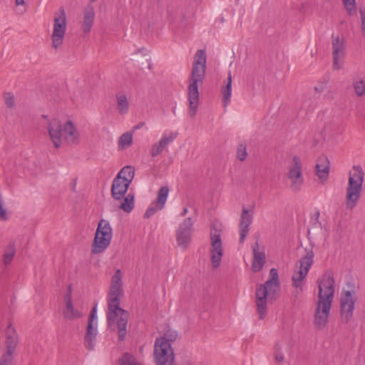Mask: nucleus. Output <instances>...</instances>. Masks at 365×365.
Wrapping results in <instances>:
<instances>
[{
	"instance_id": "1",
	"label": "nucleus",
	"mask_w": 365,
	"mask_h": 365,
	"mask_svg": "<svg viewBox=\"0 0 365 365\" xmlns=\"http://www.w3.org/2000/svg\"><path fill=\"white\" fill-rule=\"evenodd\" d=\"M122 294V273L120 269H117L112 277L106 318L110 329H113V327L117 324L118 338L120 341L123 340L126 336L128 317V313L119 307Z\"/></svg>"
},
{
	"instance_id": "2",
	"label": "nucleus",
	"mask_w": 365,
	"mask_h": 365,
	"mask_svg": "<svg viewBox=\"0 0 365 365\" xmlns=\"http://www.w3.org/2000/svg\"><path fill=\"white\" fill-rule=\"evenodd\" d=\"M206 71V54L204 50H198L194 57L190 84L188 86L189 115H196L199 101L198 84H202Z\"/></svg>"
},
{
	"instance_id": "3",
	"label": "nucleus",
	"mask_w": 365,
	"mask_h": 365,
	"mask_svg": "<svg viewBox=\"0 0 365 365\" xmlns=\"http://www.w3.org/2000/svg\"><path fill=\"white\" fill-rule=\"evenodd\" d=\"M46 129L50 140L56 148L61 147L62 138L69 144H74L79 138L78 132L71 120L62 125L58 119L53 118L49 120Z\"/></svg>"
},
{
	"instance_id": "4",
	"label": "nucleus",
	"mask_w": 365,
	"mask_h": 365,
	"mask_svg": "<svg viewBox=\"0 0 365 365\" xmlns=\"http://www.w3.org/2000/svg\"><path fill=\"white\" fill-rule=\"evenodd\" d=\"M305 254L299 260V267L292 277V286L294 287L293 292L295 298H297L303 292L304 279L306 278L310 267L314 263V253L312 247L304 248Z\"/></svg>"
},
{
	"instance_id": "5",
	"label": "nucleus",
	"mask_w": 365,
	"mask_h": 365,
	"mask_svg": "<svg viewBox=\"0 0 365 365\" xmlns=\"http://www.w3.org/2000/svg\"><path fill=\"white\" fill-rule=\"evenodd\" d=\"M113 236L112 228L107 220H101L91 245L92 254L104 252L110 245Z\"/></svg>"
},
{
	"instance_id": "6",
	"label": "nucleus",
	"mask_w": 365,
	"mask_h": 365,
	"mask_svg": "<svg viewBox=\"0 0 365 365\" xmlns=\"http://www.w3.org/2000/svg\"><path fill=\"white\" fill-rule=\"evenodd\" d=\"M287 176L290 180V189L294 192H298L304 180L302 175V161L299 157L297 155L293 157L292 163L289 166Z\"/></svg>"
},
{
	"instance_id": "7",
	"label": "nucleus",
	"mask_w": 365,
	"mask_h": 365,
	"mask_svg": "<svg viewBox=\"0 0 365 365\" xmlns=\"http://www.w3.org/2000/svg\"><path fill=\"white\" fill-rule=\"evenodd\" d=\"M319 287V302L331 304L334 294V279L330 273H325L317 281Z\"/></svg>"
},
{
	"instance_id": "8",
	"label": "nucleus",
	"mask_w": 365,
	"mask_h": 365,
	"mask_svg": "<svg viewBox=\"0 0 365 365\" xmlns=\"http://www.w3.org/2000/svg\"><path fill=\"white\" fill-rule=\"evenodd\" d=\"M154 357L157 365H174V352L171 344L155 341Z\"/></svg>"
},
{
	"instance_id": "9",
	"label": "nucleus",
	"mask_w": 365,
	"mask_h": 365,
	"mask_svg": "<svg viewBox=\"0 0 365 365\" xmlns=\"http://www.w3.org/2000/svg\"><path fill=\"white\" fill-rule=\"evenodd\" d=\"M194 222L195 220L192 218L187 217L176 230V242L178 246L182 250L187 249L191 242Z\"/></svg>"
},
{
	"instance_id": "10",
	"label": "nucleus",
	"mask_w": 365,
	"mask_h": 365,
	"mask_svg": "<svg viewBox=\"0 0 365 365\" xmlns=\"http://www.w3.org/2000/svg\"><path fill=\"white\" fill-rule=\"evenodd\" d=\"M354 290H343L341 297V317L344 323H347L353 316L355 304Z\"/></svg>"
},
{
	"instance_id": "11",
	"label": "nucleus",
	"mask_w": 365,
	"mask_h": 365,
	"mask_svg": "<svg viewBox=\"0 0 365 365\" xmlns=\"http://www.w3.org/2000/svg\"><path fill=\"white\" fill-rule=\"evenodd\" d=\"M66 31V14L63 9H61V14L55 16L53 31L52 34V45L55 48H58L63 43Z\"/></svg>"
},
{
	"instance_id": "12",
	"label": "nucleus",
	"mask_w": 365,
	"mask_h": 365,
	"mask_svg": "<svg viewBox=\"0 0 365 365\" xmlns=\"http://www.w3.org/2000/svg\"><path fill=\"white\" fill-rule=\"evenodd\" d=\"M210 242L211 262L212 267L215 269L220 267L223 254L221 236L217 231H215V232H211Z\"/></svg>"
},
{
	"instance_id": "13",
	"label": "nucleus",
	"mask_w": 365,
	"mask_h": 365,
	"mask_svg": "<svg viewBox=\"0 0 365 365\" xmlns=\"http://www.w3.org/2000/svg\"><path fill=\"white\" fill-rule=\"evenodd\" d=\"M331 305L329 302H318L314 313V326L317 329H322L325 327L329 314Z\"/></svg>"
},
{
	"instance_id": "14",
	"label": "nucleus",
	"mask_w": 365,
	"mask_h": 365,
	"mask_svg": "<svg viewBox=\"0 0 365 365\" xmlns=\"http://www.w3.org/2000/svg\"><path fill=\"white\" fill-rule=\"evenodd\" d=\"M362 185L353 179L349 180L346 197L347 207L352 209L356 205L362 191Z\"/></svg>"
},
{
	"instance_id": "15",
	"label": "nucleus",
	"mask_w": 365,
	"mask_h": 365,
	"mask_svg": "<svg viewBox=\"0 0 365 365\" xmlns=\"http://www.w3.org/2000/svg\"><path fill=\"white\" fill-rule=\"evenodd\" d=\"M333 68L339 70L342 68V60L345 55L343 40L339 37L332 36Z\"/></svg>"
},
{
	"instance_id": "16",
	"label": "nucleus",
	"mask_w": 365,
	"mask_h": 365,
	"mask_svg": "<svg viewBox=\"0 0 365 365\" xmlns=\"http://www.w3.org/2000/svg\"><path fill=\"white\" fill-rule=\"evenodd\" d=\"M169 189L167 186L161 187L158 192V197L154 205L150 206L144 214L145 218L152 217L158 210H162L167 200Z\"/></svg>"
},
{
	"instance_id": "17",
	"label": "nucleus",
	"mask_w": 365,
	"mask_h": 365,
	"mask_svg": "<svg viewBox=\"0 0 365 365\" xmlns=\"http://www.w3.org/2000/svg\"><path fill=\"white\" fill-rule=\"evenodd\" d=\"M267 294L268 290L266 289V287H264L262 285L256 289V305L259 313V318L260 319H263L266 316Z\"/></svg>"
},
{
	"instance_id": "18",
	"label": "nucleus",
	"mask_w": 365,
	"mask_h": 365,
	"mask_svg": "<svg viewBox=\"0 0 365 365\" xmlns=\"http://www.w3.org/2000/svg\"><path fill=\"white\" fill-rule=\"evenodd\" d=\"M5 353L15 355L17 344L19 343L18 334L15 329L9 324L6 330L5 334Z\"/></svg>"
},
{
	"instance_id": "19",
	"label": "nucleus",
	"mask_w": 365,
	"mask_h": 365,
	"mask_svg": "<svg viewBox=\"0 0 365 365\" xmlns=\"http://www.w3.org/2000/svg\"><path fill=\"white\" fill-rule=\"evenodd\" d=\"M253 220V212L250 213L249 210L245 207H242L240 222V242L242 243L249 232V227Z\"/></svg>"
},
{
	"instance_id": "20",
	"label": "nucleus",
	"mask_w": 365,
	"mask_h": 365,
	"mask_svg": "<svg viewBox=\"0 0 365 365\" xmlns=\"http://www.w3.org/2000/svg\"><path fill=\"white\" fill-rule=\"evenodd\" d=\"M130 184L115 177L111 187V195L115 200H120L126 193Z\"/></svg>"
},
{
	"instance_id": "21",
	"label": "nucleus",
	"mask_w": 365,
	"mask_h": 365,
	"mask_svg": "<svg viewBox=\"0 0 365 365\" xmlns=\"http://www.w3.org/2000/svg\"><path fill=\"white\" fill-rule=\"evenodd\" d=\"M252 251L254 258L252 269L253 272H258L262 269L264 264H265V253L264 252L259 251V244L257 242H255V245L252 246Z\"/></svg>"
},
{
	"instance_id": "22",
	"label": "nucleus",
	"mask_w": 365,
	"mask_h": 365,
	"mask_svg": "<svg viewBox=\"0 0 365 365\" xmlns=\"http://www.w3.org/2000/svg\"><path fill=\"white\" fill-rule=\"evenodd\" d=\"M97 334V327H92L91 324H88L86 328V332L84 337V344L88 349H94L96 342Z\"/></svg>"
},
{
	"instance_id": "23",
	"label": "nucleus",
	"mask_w": 365,
	"mask_h": 365,
	"mask_svg": "<svg viewBox=\"0 0 365 365\" xmlns=\"http://www.w3.org/2000/svg\"><path fill=\"white\" fill-rule=\"evenodd\" d=\"M63 317L68 320H75L81 318L83 313L79 309L75 308L72 302L66 303V307L63 311Z\"/></svg>"
},
{
	"instance_id": "24",
	"label": "nucleus",
	"mask_w": 365,
	"mask_h": 365,
	"mask_svg": "<svg viewBox=\"0 0 365 365\" xmlns=\"http://www.w3.org/2000/svg\"><path fill=\"white\" fill-rule=\"evenodd\" d=\"M95 13L92 7H87L83 11V21L81 26L84 32H88L92 28Z\"/></svg>"
},
{
	"instance_id": "25",
	"label": "nucleus",
	"mask_w": 365,
	"mask_h": 365,
	"mask_svg": "<svg viewBox=\"0 0 365 365\" xmlns=\"http://www.w3.org/2000/svg\"><path fill=\"white\" fill-rule=\"evenodd\" d=\"M319 160L320 163H317L316 165L317 175L322 180H325L327 179L329 175V162L327 158L324 157L320 158Z\"/></svg>"
},
{
	"instance_id": "26",
	"label": "nucleus",
	"mask_w": 365,
	"mask_h": 365,
	"mask_svg": "<svg viewBox=\"0 0 365 365\" xmlns=\"http://www.w3.org/2000/svg\"><path fill=\"white\" fill-rule=\"evenodd\" d=\"M116 103L120 114L125 115L128 113L129 103L126 95L123 92L116 93Z\"/></svg>"
},
{
	"instance_id": "27",
	"label": "nucleus",
	"mask_w": 365,
	"mask_h": 365,
	"mask_svg": "<svg viewBox=\"0 0 365 365\" xmlns=\"http://www.w3.org/2000/svg\"><path fill=\"white\" fill-rule=\"evenodd\" d=\"M135 169L130 165L123 167L116 175L122 181L130 184L134 178Z\"/></svg>"
},
{
	"instance_id": "28",
	"label": "nucleus",
	"mask_w": 365,
	"mask_h": 365,
	"mask_svg": "<svg viewBox=\"0 0 365 365\" xmlns=\"http://www.w3.org/2000/svg\"><path fill=\"white\" fill-rule=\"evenodd\" d=\"M352 86L355 94L361 97L365 96V76H356L352 80Z\"/></svg>"
},
{
	"instance_id": "29",
	"label": "nucleus",
	"mask_w": 365,
	"mask_h": 365,
	"mask_svg": "<svg viewBox=\"0 0 365 365\" xmlns=\"http://www.w3.org/2000/svg\"><path fill=\"white\" fill-rule=\"evenodd\" d=\"M223 105L226 107L230 101L232 93V74L228 72L227 81L222 90Z\"/></svg>"
},
{
	"instance_id": "30",
	"label": "nucleus",
	"mask_w": 365,
	"mask_h": 365,
	"mask_svg": "<svg viewBox=\"0 0 365 365\" xmlns=\"http://www.w3.org/2000/svg\"><path fill=\"white\" fill-rule=\"evenodd\" d=\"M349 180L353 179L359 183L363 184L364 173L362 168L359 165H354L349 174Z\"/></svg>"
},
{
	"instance_id": "31",
	"label": "nucleus",
	"mask_w": 365,
	"mask_h": 365,
	"mask_svg": "<svg viewBox=\"0 0 365 365\" xmlns=\"http://www.w3.org/2000/svg\"><path fill=\"white\" fill-rule=\"evenodd\" d=\"M15 255V243L11 241L9 244L5 248L4 253L3 255V261L5 264H9L13 259Z\"/></svg>"
},
{
	"instance_id": "32",
	"label": "nucleus",
	"mask_w": 365,
	"mask_h": 365,
	"mask_svg": "<svg viewBox=\"0 0 365 365\" xmlns=\"http://www.w3.org/2000/svg\"><path fill=\"white\" fill-rule=\"evenodd\" d=\"M134 207V194L131 192L128 193V195L124 198L123 202L121 203L120 208L122 209L125 212H130Z\"/></svg>"
},
{
	"instance_id": "33",
	"label": "nucleus",
	"mask_w": 365,
	"mask_h": 365,
	"mask_svg": "<svg viewBox=\"0 0 365 365\" xmlns=\"http://www.w3.org/2000/svg\"><path fill=\"white\" fill-rule=\"evenodd\" d=\"M133 143V135L130 132L123 133L118 139V148L123 150L131 145Z\"/></svg>"
},
{
	"instance_id": "34",
	"label": "nucleus",
	"mask_w": 365,
	"mask_h": 365,
	"mask_svg": "<svg viewBox=\"0 0 365 365\" xmlns=\"http://www.w3.org/2000/svg\"><path fill=\"white\" fill-rule=\"evenodd\" d=\"M120 365H142L135 357L129 353H124L119 359Z\"/></svg>"
},
{
	"instance_id": "35",
	"label": "nucleus",
	"mask_w": 365,
	"mask_h": 365,
	"mask_svg": "<svg viewBox=\"0 0 365 365\" xmlns=\"http://www.w3.org/2000/svg\"><path fill=\"white\" fill-rule=\"evenodd\" d=\"M178 338V332L173 329H168L164 334V336L160 337V339H157L155 341L158 342H166L167 344H170L171 342L175 341Z\"/></svg>"
},
{
	"instance_id": "36",
	"label": "nucleus",
	"mask_w": 365,
	"mask_h": 365,
	"mask_svg": "<svg viewBox=\"0 0 365 365\" xmlns=\"http://www.w3.org/2000/svg\"><path fill=\"white\" fill-rule=\"evenodd\" d=\"M178 135V133L176 132H169V133L165 132L160 138V141L165 147H167L177 138Z\"/></svg>"
},
{
	"instance_id": "37",
	"label": "nucleus",
	"mask_w": 365,
	"mask_h": 365,
	"mask_svg": "<svg viewBox=\"0 0 365 365\" xmlns=\"http://www.w3.org/2000/svg\"><path fill=\"white\" fill-rule=\"evenodd\" d=\"M178 135V133L176 132H169V133L165 132L160 138V141L165 147H167L177 138Z\"/></svg>"
},
{
	"instance_id": "38",
	"label": "nucleus",
	"mask_w": 365,
	"mask_h": 365,
	"mask_svg": "<svg viewBox=\"0 0 365 365\" xmlns=\"http://www.w3.org/2000/svg\"><path fill=\"white\" fill-rule=\"evenodd\" d=\"M166 147L163 144V143L160 141V140L155 143L151 148L150 150V155L152 157L155 158L158 156L159 154H160Z\"/></svg>"
},
{
	"instance_id": "39",
	"label": "nucleus",
	"mask_w": 365,
	"mask_h": 365,
	"mask_svg": "<svg viewBox=\"0 0 365 365\" xmlns=\"http://www.w3.org/2000/svg\"><path fill=\"white\" fill-rule=\"evenodd\" d=\"M14 356L11 354L3 352L0 357V365H14Z\"/></svg>"
},
{
	"instance_id": "40",
	"label": "nucleus",
	"mask_w": 365,
	"mask_h": 365,
	"mask_svg": "<svg viewBox=\"0 0 365 365\" xmlns=\"http://www.w3.org/2000/svg\"><path fill=\"white\" fill-rule=\"evenodd\" d=\"M247 156L246 146L243 144H240L237 149V158L240 161H244Z\"/></svg>"
},
{
	"instance_id": "41",
	"label": "nucleus",
	"mask_w": 365,
	"mask_h": 365,
	"mask_svg": "<svg viewBox=\"0 0 365 365\" xmlns=\"http://www.w3.org/2000/svg\"><path fill=\"white\" fill-rule=\"evenodd\" d=\"M360 14V29L363 38L365 39V6L359 8Z\"/></svg>"
},
{
	"instance_id": "42",
	"label": "nucleus",
	"mask_w": 365,
	"mask_h": 365,
	"mask_svg": "<svg viewBox=\"0 0 365 365\" xmlns=\"http://www.w3.org/2000/svg\"><path fill=\"white\" fill-rule=\"evenodd\" d=\"M274 359L277 362H281L284 359V354L282 351V347L279 345V344H278V343L276 344V345L274 346Z\"/></svg>"
},
{
	"instance_id": "43",
	"label": "nucleus",
	"mask_w": 365,
	"mask_h": 365,
	"mask_svg": "<svg viewBox=\"0 0 365 365\" xmlns=\"http://www.w3.org/2000/svg\"><path fill=\"white\" fill-rule=\"evenodd\" d=\"M279 285V282H277L272 279H268L264 285H262L264 287H266V289L268 292H275V288H277Z\"/></svg>"
},
{
	"instance_id": "44",
	"label": "nucleus",
	"mask_w": 365,
	"mask_h": 365,
	"mask_svg": "<svg viewBox=\"0 0 365 365\" xmlns=\"http://www.w3.org/2000/svg\"><path fill=\"white\" fill-rule=\"evenodd\" d=\"M5 103L7 107L12 108L14 106V96L11 93H6L4 94Z\"/></svg>"
},
{
	"instance_id": "45",
	"label": "nucleus",
	"mask_w": 365,
	"mask_h": 365,
	"mask_svg": "<svg viewBox=\"0 0 365 365\" xmlns=\"http://www.w3.org/2000/svg\"><path fill=\"white\" fill-rule=\"evenodd\" d=\"M269 279L274 280L277 282H279L278 279V272L277 269L275 268H272L269 272Z\"/></svg>"
},
{
	"instance_id": "46",
	"label": "nucleus",
	"mask_w": 365,
	"mask_h": 365,
	"mask_svg": "<svg viewBox=\"0 0 365 365\" xmlns=\"http://www.w3.org/2000/svg\"><path fill=\"white\" fill-rule=\"evenodd\" d=\"M88 324H91L92 327H97V315H94L93 314H90Z\"/></svg>"
},
{
	"instance_id": "47",
	"label": "nucleus",
	"mask_w": 365,
	"mask_h": 365,
	"mask_svg": "<svg viewBox=\"0 0 365 365\" xmlns=\"http://www.w3.org/2000/svg\"><path fill=\"white\" fill-rule=\"evenodd\" d=\"M71 294H72V286L70 284L68 286L67 293L64 297L65 303H68V300H69V302H72Z\"/></svg>"
},
{
	"instance_id": "48",
	"label": "nucleus",
	"mask_w": 365,
	"mask_h": 365,
	"mask_svg": "<svg viewBox=\"0 0 365 365\" xmlns=\"http://www.w3.org/2000/svg\"><path fill=\"white\" fill-rule=\"evenodd\" d=\"M347 13L349 16H352L356 14V4L354 5H347L345 6Z\"/></svg>"
},
{
	"instance_id": "49",
	"label": "nucleus",
	"mask_w": 365,
	"mask_h": 365,
	"mask_svg": "<svg viewBox=\"0 0 365 365\" xmlns=\"http://www.w3.org/2000/svg\"><path fill=\"white\" fill-rule=\"evenodd\" d=\"M319 212H317L315 215V216L312 217V225L314 226H317V225H320V222H319Z\"/></svg>"
},
{
	"instance_id": "50",
	"label": "nucleus",
	"mask_w": 365,
	"mask_h": 365,
	"mask_svg": "<svg viewBox=\"0 0 365 365\" xmlns=\"http://www.w3.org/2000/svg\"><path fill=\"white\" fill-rule=\"evenodd\" d=\"M344 6L354 5L356 3L355 0H343Z\"/></svg>"
},
{
	"instance_id": "51",
	"label": "nucleus",
	"mask_w": 365,
	"mask_h": 365,
	"mask_svg": "<svg viewBox=\"0 0 365 365\" xmlns=\"http://www.w3.org/2000/svg\"><path fill=\"white\" fill-rule=\"evenodd\" d=\"M144 125H145V122H140V123H138V125H136L133 127V130H138V129L141 128Z\"/></svg>"
},
{
	"instance_id": "52",
	"label": "nucleus",
	"mask_w": 365,
	"mask_h": 365,
	"mask_svg": "<svg viewBox=\"0 0 365 365\" xmlns=\"http://www.w3.org/2000/svg\"><path fill=\"white\" fill-rule=\"evenodd\" d=\"M16 5H24V0H16Z\"/></svg>"
},
{
	"instance_id": "53",
	"label": "nucleus",
	"mask_w": 365,
	"mask_h": 365,
	"mask_svg": "<svg viewBox=\"0 0 365 365\" xmlns=\"http://www.w3.org/2000/svg\"><path fill=\"white\" fill-rule=\"evenodd\" d=\"M188 212L187 208L185 207L181 213V216L184 217Z\"/></svg>"
},
{
	"instance_id": "54",
	"label": "nucleus",
	"mask_w": 365,
	"mask_h": 365,
	"mask_svg": "<svg viewBox=\"0 0 365 365\" xmlns=\"http://www.w3.org/2000/svg\"><path fill=\"white\" fill-rule=\"evenodd\" d=\"M90 314H93L94 315H97V312H96V307H94L91 311V313Z\"/></svg>"
}]
</instances>
